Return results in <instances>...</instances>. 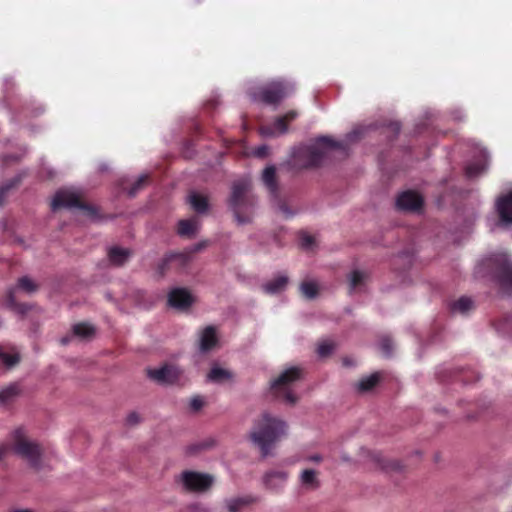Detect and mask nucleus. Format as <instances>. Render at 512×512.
<instances>
[{
  "label": "nucleus",
  "mask_w": 512,
  "mask_h": 512,
  "mask_svg": "<svg viewBox=\"0 0 512 512\" xmlns=\"http://www.w3.org/2000/svg\"><path fill=\"white\" fill-rule=\"evenodd\" d=\"M474 308V302L470 297L462 296L450 305L451 312L454 314L466 315Z\"/></svg>",
  "instance_id": "5701e85b"
},
{
  "label": "nucleus",
  "mask_w": 512,
  "mask_h": 512,
  "mask_svg": "<svg viewBox=\"0 0 512 512\" xmlns=\"http://www.w3.org/2000/svg\"><path fill=\"white\" fill-rule=\"evenodd\" d=\"M287 124L285 118L278 117L272 124L263 125L260 128V134L263 137H277L287 132Z\"/></svg>",
  "instance_id": "f3484780"
},
{
  "label": "nucleus",
  "mask_w": 512,
  "mask_h": 512,
  "mask_svg": "<svg viewBox=\"0 0 512 512\" xmlns=\"http://www.w3.org/2000/svg\"><path fill=\"white\" fill-rule=\"evenodd\" d=\"M301 371L297 367H291L283 371L278 378L271 382V390L275 397L283 399L289 404H294L297 397L293 393L292 385L300 379Z\"/></svg>",
  "instance_id": "423d86ee"
},
{
  "label": "nucleus",
  "mask_w": 512,
  "mask_h": 512,
  "mask_svg": "<svg viewBox=\"0 0 512 512\" xmlns=\"http://www.w3.org/2000/svg\"><path fill=\"white\" fill-rule=\"evenodd\" d=\"M11 512H32L30 509H13Z\"/></svg>",
  "instance_id": "8fccbe9b"
},
{
  "label": "nucleus",
  "mask_w": 512,
  "mask_h": 512,
  "mask_svg": "<svg viewBox=\"0 0 512 512\" xmlns=\"http://www.w3.org/2000/svg\"><path fill=\"white\" fill-rule=\"evenodd\" d=\"M366 275L359 270H354L349 276L350 292H354L364 282Z\"/></svg>",
  "instance_id": "7c9ffc66"
},
{
  "label": "nucleus",
  "mask_w": 512,
  "mask_h": 512,
  "mask_svg": "<svg viewBox=\"0 0 512 512\" xmlns=\"http://www.w3.org/2000/svg\"><path fill=\"white\" fill-rule=\"evenodd\" d=\"M294 84L290 81L277 80L264 86L251 85L248 94L253 101L268 105H278L285 97L294 91Z\"/></svg>",
  "instance_id": "39448f33"
},
{
  "label": "nucleus",
  "mask_w": 512,
  "mask_h": 512,
  "mask_svg": "<svg viewBox=\"0 0 512 512\" xmlns=\"http://www.w3.org/2000/svg\"><path fill=\"white\" fill-rule=\"evenodd\" d=\"M72 332L74 336L86 339L94 334V328L86 323H78L73 326Z\"/></svg>",
  "instance_id": "c85d7f7f"
},
{
  "label": "nucleus",
  "mask_w": 512,
  "mask_h": 512,
  "mask_svg": "<svg viewBox=\"0 0 512 512\" xmlns=\"http://www.w3.org/2000/svg\"><path fill=\"white\" fill-rule=\"evenodd\" d=\"M7 452V447H0V459H2Z\"/></svg>",
  "instance_id": "de8ad7c7"
},
{
  "label": "nucleus",
  "mask_w": 512,
  "mask_h": 512,
  "mask_svg": "<svg viewBox=\"0 0 512 512\" xmlns=\"http://www.w3.org/2000/svg\"><path fill=\"white\" fill-rule=\"evenodd\" d=\"M231 377H232V374L230 373V371H228L218 365H214L207 375V380L209 382L220 384V383H224L225 381L230 380Z\"/></svg>",
  "instance_id": "b1692460"
},
{
  "label": "nucleus",
  "mask_w": 512,
  "mask_h": 512,
  "mask_svg": "<svg viewBox=\"0 0 512 512\" xmlns=\"http://www.w3.org/2000/svg\"><path fill=\"white\" fill-rule=\"evenodd\" d=\"M478 277L490 276L503 294L512 295V259L504 252L481 259L475 267Z\"/></svg>",
  "instance_id": "7ed1b4c3"
},
{
  "label": "nucleus",
  "mask_w": 512,
  "mask_h": 512,
  "mask_svg": "<svg viewBox=\"0 0 512 512\" xmlns=\"http://www.w3.org/2000/svg\"><path fill=\"white\" fill-rule=\"evenodd\" d=\"M392 128H393V130H394L395 132H397V133H398V132H399V130H400V125H399V123H393V124H392Z\"/></svg>",
  "instance_id": "09e8293b"
},
{
  "label": "nucleus",
  "mask_w": 512,
  "mask_h": 512,
  "mask_svg": "<svg viewBox=\"0 0 512 512\" xmlns=\"http://www.w3.org/2000/svg\"><path fill=\"white\" fill-rule=\"evenodd\" d=\"M380 347H381V350L382 352L385 354V355H390L391 353V342L390 340L388 339H383L381 342H380Z\"/></svg>",
  "instance_id": "4c0bfd02"
},
{
  "label": "nucleus",
  "mask_w": 512,
  "mask_h": 512,
  "mask_svg": "<svg viewBox=\"0 0 512 512\" xmlns=\"http://www.w3.org/2000/svg\"><path fill=\"white\" fill-rule=\"evenodd\" d=\"M179 480L186 490L193 492H204L214 482V478L211 475L195 471H184L180 475Z\"/></svg>",
  "instance_id": "1a4fd4ad"
},
{
  "label": "nucleus",
  "mask_w": 512,
  "mask_h": 512,
  "mask_svg": "<svg viewBox=\"0 0 512 512\" xmlns=\"http://www.w3.org/2000/svg\"><path fill=\"white\" fill-rule=\"evenodd\" d=\"M173 257H174L173 255H171V256H169V257H167V258L164 260V264H165V263H167V262H169V261H171Z\"/></svg>",
  "instance_id": "603ef678"
},
{
  "label": "nucleus",
  "mask_w": 512,
  "mask_h": 512,
  "mask_svg": "<svg viewBox=\"0 0 512 512\" xmlns=\"http://www.w3.org/2000/svg\"><path fill=\"white\" fill-rule=\"evenodd\" d=\"M218 342L217 333L214 327L208 326L202 330L199 337V349L201 352H208Z\"/></svg>",
  "instance_id": "dca6fc26"
},
{
  "label": "nucleus",
  "mask_w": 512,
  "mask_h": 512,
  "mask_svg": "<svg viewBox=\"0 0 512 512\" xmlns=\"http://www.w3.org/2000/svg\"><path fill=\"white\" fill-rule=\"evenodd\" d=\"M289 473L283 469H271L264 473L262 477L263 485L266 489L281 493L288 482Z\"/></svg>",
  "instance_id": "9b49d317"
},
{
  "label": "nucleus",
  "mask_w": 512,
  "mask_h": 512,
  "mask_svg": "<svg viewBox=\"0 0 512 512\" xmlns=\"http://www.w3.org/2000/svg\"><path fill=\"white\" fill-rule=\"evenodd\" d=\"M477 159L469 162L465 168L466 176L474 178L483 173L488 166V153L484 148H475Z\"/></svg>",
  "instance_id": "ddd939ff"
},
{
  "label": "nucleus",
  "mask_w": 512,
  "mask_h": 512,
  "mask_svg": "<svg viewBox=\"0 0 512 512\" xmlns=\"http://www.w3.org/2000/svg\"><path fill=\"white\" fill-rule=\"evenodd\" d=\"M199 226V219L192 217L190 219L180 220L177 231L181 236H192L198 231Z\"/></svg>",
  "instance_id": "4be33fe9"
},
{
  "label": "nucleus",
  "mask_w": 512,
  "mask_h": 512,
  "mask_svg": "<svg viewBox=\"0 0 512 512\" xmlns=\"http://www.w3.org/2000/svg\"><path fill=\"white\" fill-rule=\"evenodd\" d=\"M299 483L306 490H315L320 484L317 473L313 469H304L299 476Z\"/></svg>",
  "instance_id": "aec40b11"
},
{
  "label": "nucleus",
  "mask_w": 512,
  "mask_h": 512,
  "mask_svg": "<svg viewBox=\"0 0 512 512\" xmlns=\"http://www.w3.org/2000/svg\"><path fill=\"white\" fill-rule=\"evenodd\" d=\"M422 204V197L414 191L402 192L396 200L397 208L402 211H417Z\"/></svg>",
  "instance_id": "4468645a"
},
{
  "label": "nucleus",
  "mask_w": 512,
  "mask_h": 512,
  "mask_svg": "<svg viewBox=\"0 0 512 512\" xmlns=\"http://www.w3.org/2000/svg\"><path fill=\"white\" fill-rule=\"evenodd\" d=\"M298 113L294 110L287 112L282 118H285V123L287 124L290 121H293L297 118Z\"/></svg>",
  "instance_id": "79ce46f5"
},
{
  "label": "nucleus",
  "mask_w": 512,
  "mask_h": 512,
  "mask_svg": "<svg viewBox=\"0 0 512 512\" xmlns=\"http://www.w3.org/2000/svg\"><path fill=\"white\" fill-rule=\"evenodd\" d=\"M363 129L355 128L346 135L344 141H335L331 137L321 136L310 145L299 147L294 152V164L302 167H313L321 164L335 150L345 151L347 145L359 139Z\"/></svg>",
  "instance_id": "f257e3e1"
},
{
  "label": "nucleus",
  "mask_w": 512,
  "mask_h": 512,
  "mask_svg": "<svg viewBox=\"0 0 512 512\" xmlns=\"http://www.w3.org/2000/svg\"><path fill=\"white\" fill-rule=\"evenodd\" d=\"M501 225L504 227L512 226V189L500 196L495 204Z\"/></svg>",
  "instance_id": "f8f14e48"
},
{
  "label": "nucleus",
  "mask_w": 512,
  "mask_h": 512,
  "mask_svg": "<svg viewBox=\"0 0 512 512\" xmlns=\"http://www.w3.org/2000/svg\"><path fill=\"white\" fill-rule=\"evenodd\" d=\"M130 256L128 249L112 247L109 249L108 257L112 264L120 266L127 261Z\"/></svg>",
  "instance_id": "a878e982"
},
{
  "label": "nucleus",
  "mask_w": 512,
  "mask_h": 512,
  "mask_svg": "<svg viewBox=\"0 0 512 512\" xmlns=\"http://www.w3.org/2000/svg\"><path fill=\"white\" fill-rule=\"evenodd\" d=\"M51 208L53 211H56L59 208H77L85 212L87 216L92 219L96 215V210L93 207L81 202L80 195L74 188H65L57 191L52 199Z\"/></svg>",
  "instance_id": "0eeeda50"
},
{
  "label": "nucleus",
  "mask_w": 512,
  "mask_h": 512,
  "mask_svg": "<svg viewBox=\"0 0 512 512\" xmlns=\"http://www.w3.org/2000/svg\"><path fill=\"white\" fill-rule=\"evenodd\" d=\"M256 206V199L250 193V179L242 177L235 180L231 188L229 207L233 211L236 221L239 224H246L251 220V216Z\"/></svg>",
  "instance_id": "20e7f679"
},
{
  "label": "nucleus",
  "mask_w": 512,
  "mask_h": 512,
  "mask_svg": "<svg viewBox=\"0 0 512 512\" xmlns=\"http://www.w3.org/2000/svg\"><path fill=\"white\" fill-rule=\"evenodd\" d=\"M14 452L26 459L33 467H39L41 449L35 442L28 440L23 429H16L13 433Z\"/></svg>",
  "instance_id": "6e6552de"
},
{
  "label": "nucleus",
  "mask_w": 512,
  "mask_h": 512,
  "mask_svg": "<svg viewBox=\"0 0 512 512\" xmlns=\"http://www.w3.org/2000/svg\"><path fill=\"white\" fill-rule=\"evenodd\" d=\"M335 349V343L330 339H325L321 341L317 348V353L319 357H327L329 356Z\"/></svg>",
  "instance_id": "2f4dec72"
},
{
  "label": "nucleus",
  "mask_w": 512,
  "mask_h": 512,
  "mask_svg": "<svg viewBox=\"0 0 512 512\" xmlns=\"http://www.w3.org/2000/svg\"><path fill=\"white\" fill-rule=\"evenodd\" d=\"M168 302L172 307L184 309L192 304L193 297L186 289L175 288L169 293Z\"/></svg>",
  "instance_id": "2eb2a0df"
},
{
  "label": "nucleus",
  "mask_w": 512,
  "mask_h": 512,
  "mask_svg": "<svg viewBox=\"0 0 512 512\" xmlns=\"http://www.w3.org/2000/svg\"><path fill=\"white\" fill-rule=\"evenodd\" d=\"M464 117V114L462 111H457L454 115H453V118L455 120H461L462 118Z\"/></svg>",
  "instance_id": "49530a36"
},
{
  "label": "nucleus",
  "mask_w": 512,
  "mask_h": 512,
  "mask_svg": "<svg viewBox=\"0 0 512 512\" xmlns=\"http://www.w3.org/2000/svg\"><path fill=\"white\" fill-rule=\"evenodd\" d=\"M147 179H148L147 174H142V175L138 176V178L132 183L130 188L127 187V182L129 180L123 179L121 182V186H122L123 190L127 191L129 196L133 197L143 187V185L146 183Z\"/></svg>",
  "instance_id": "bb28decb"
},
{
  "label": "nucleus",
  "mask_w": 512,
  "mask_h": 512,
  "mask_svg": "<svg viewBox=\"0 0 512 512\" xmlns=\"http://www.w3.org/2000/svg\"><path fill=\"white\" fill-rule=\"evenodd\" d=\"M188 202L197 213H205L208 210L207 198L197 192H191Z\"/></svg>",
  "instance_id": "393cba45"
},
{
  "label": "nucleus",
  "mask_w": 512,
  "mask_h": 512,
  "mask_svg": "<svg viewBox=\"0 0 512 512\" xmlns=\"http://www.w3.org/2000/svg\"><path fill=\"white\" fill-rule=\"evenodd\" d=\"M262 181L264 185L267 187L269 193L272 197H277V183H276V169L274 166H268L264 169L262 173Z\"/></svg>",
  "instance_id": "6ab92c4d"
},
{
  "label": "nucleus",
  "mask_w": 512,
  "mask_h": 512,
  "mask_svg": "<svg viewBox=\"0 0 512 512\" xmlns=\"http://www.w3.org/2000/svg\"><path fill=\"white\" fill-rule=\"evenodd\" d=\"M148 377L158 384H175L182 378L183 370L173 364H165L159 368L148 369Z\"/></svg>",
  "instance_id": "9d476101"
},
{
  "label": "nucleus",
  "mask_w": 512,
  "mask_h": 512,
  "mask_svg": "<svg viewBox=\"0 0 512 512\" xmlns=\"http://www.w3.org/2000/svg\"><path fill=\"white\" fill-rule=\"evenodd\" d=\"M287 434V424L282 419L264 412L254 421L250 439L256 445L262 457L271 454L278 441Z\"/></svg>",
  "instance_id": "f03ea898"
},
{
  "label": "nucleus",
  "mask_w": 512,
  "mask_h": 512,
  "mask_svg": "<svg viewBox=\"0 0 512 512\" xmlns=\"http://www.w3.org/2000/svg\"><path fill=\"white\" fill-rule=\"evenodd\" d=\"M345 365H349V362L347 360H344Z\"/></svg>",
  "instance_id": "864d4df0"
},
{
  "label": "nucleus",
  "mask_w": 512,
  "mask_h": 512,
  "mask_svg": "<svg viewBox=\"0 0 512 512\" xmlns=\"http://www.w3.org/2000/svg\"><path fill=\"white\" fill-rule=\"evenodd\" d=\"M267 150V146H260L255 150V155L258 157H264L267 154Z\"/></svg>",
  "instance_id": "37998d69"
},
{
  "label": "nucleus",
  "mask_w": 512,
  "mask_h": 512,
  "mask_svg": "<svg viewBox=\"0 0 512 512\" xmlns=\"http://www.w3.org/2000/svg\"><path fill=\"white\" fill-rule=\"evenodd\" d=\"M19 361V356L17 353H8L5 352L0 347V362L3 363L7 367H12Z\"/></svg>",
  "instance_id": "72a5a7b5"
},
{
  "label": "nucleus",
  "mask_w": 512,
  "mask_h": 512,
  "mask_svg": "<svg viewBox=\"0 0 512 512\" xmlns=\"http://www.w3.org/2000/svg\"><path fill=\"white\" fill-rule=\"evenodd\" d=\"M204 401L202 397L195 396L190 400V409L193 411H198L203 407Z\"/></svg>",
  "instance_id": "c9c22d12"
},
{
  "label": "nucleus",
  "mask_w": 512,
  "mask_h": 512,
  "mask_svg": "<svg viewBox=\"0 0 512 512\" xmlns=\"http://www.w3.org/2000/svg\"><path fill=\"white\" fill-rule=\"evenodd\" d=\"M14 186V183H9V184H6V185H2L0 186V206L2 205L3 203V198L6 194V192L12 187Z\"/></svg>",
  "instance_id": "a19ab883"
},
{
  "label": "nucleus",
  "mask_w": 512,
  "mask_h": 512,
  "mask_svg": "<svg viewBox=\"0 0 512 512\" xmlns=\"http://www.w3.org/2000/svg\"><path fill=\"white\" fill-rule=\"evenodd\" d=\"M313 243H314V239H313L312 236L305 234V235H303L301 237V245H302V247L308 249V248H310L313 245Z\"/></svg>",
  "instance_id": "e433bc0d"
},
{
  "label": "nucleus",
  "mask_w": 512,
  "mask_h": 512,
  "mask_svg": "<svg viewBox=\"0 0 512 512\" xmlns=\"http://www.w3.org/2000/svg\"><path fill=\"white\" fill-rule=\"evenodd\" d=\"M19 389L16 384L10 385L0 391V403L8 402L13 396L18 393Z\"/></svg>",
  "instance_id": "f704fd0d"
},
{
  "label": "nucleus",
  "mask_w": 512,
  "mask_h": 512,
  "mask_svg": "<svg viewBox=\"0 0 512 512\" xmlns=\"http://www.w3.org/2000/svg\"><path fill=\"white\" fill-rule=\"evenodd\" d=\"M380 376V373H374L370 376L362 378L357 384L358 390L369 391L379 382Z\"/></svg>",
  "instance_id": "cd10ccee"
},
{
  "label": "nucleus",
  "mask_w": 512,
  "mask_h": 512,
  "mask_svg": "<svg viewBox=\"0 0 512 512\" xmlns=\"http://www.w3.org/2000/svg\"><path fill=\"white\" fill-rule=\"evenodd\" d=\"M249 500L247 498H232L226 500L228 512H238L243 506L247 505Z\"/></svg>",
  "instance_id": "473e14b6"
},
{
  "label": "nucleus",
  "mask_w": 512,
  "mask_h": 512,
  "mask_svg": "<svg viewBox=\"0 0 512 512\" xmlns=\"http://www.w3.org/2000/svg\"><path fill=\"white\" fill-rule=\"evenodd\" d=\"M18 289L23 290L24 292H26L28 294H31L37 290V285L29 277H27V276L21 277L18 280L17 286L15 288L10 289L8 292V304L9 305L14 304L13 293Z\"/></svg>",
  "instance_id": "412c9836"
},
{
  "label": "nucleus",
  "mask_w": 512,
  "mask_h": 512,
  "mask_svg": "<svg viewBox=\"0 0 512 512\" xmlns=\"http://www.w3.org/2000/svg\"><path fill=\"white\" fill-rule=\"evenodd\" d=\"M68 342H69V338L68 337H63L61 339V343L64 344V345L67 344Z\"/></svg>",
  "instance_id": "3c124183"
},
{
  "label": "nucleus",
  "mask_w": 512,
  "mask_h": 512,
  "mask_svg": "<svg viewBox=\"0 0 512 512\" xmlns=\"http://www.w3.org/2000/svg\"><path fill=\"white\" fill-rule=\"evenodd\" d=\"M288 284V277L285 274H279L274 279L263 284L264 292L268 294H277L283 291Z\"/></svg>",
  "instance_id": "a211bd4d"
},
{
  "label": "nucleus",
  "mask_w": 512,
  "mask_h": 512,
  "mask_svg": "<svg viewBox=\"0 0 512 512\" xmlns=\"http://www.w3.org/2000/svg\"><path fill=\"white\" fill-rule=\"evenodd\" d=\"M126 422L128 425H135V424L139 423L140 417H139L138 413H136V412L129 413L126 418Z\"/></svg>",
  "instance_id": "58836bf2"
},
{
  "label": "nucleus",
  "mask_w": 512,
  "mask_h": 512,
  "mask_svg": "<svg viewBox=\"0 0 512 512\" xmlns=\"http://www.w3.org/2000/svg\"><path fill=\"white\" fill-rule=\"evenodd\" d=\"M190 512H208V509L200 503H194L189 506Z\"/></svg>",
  "instance_id": "ea45409f"
},
{
  "label": "nucleus",
  "mask_w": 512,
  "mask_h": 512,
  "mask_svg": "<svg viewBox=\"0 0 512 512\" xmlns=\"http://www.w3.org/2000/svg\"><path fill=\"white\" fill-rule=\"evenodd\" d=\"M308 461H312V462H321L322 461V457L321 455L319 454H314V455H311L307 458Z\"/></svg>",
  "instance_id": "a18cd8bd"
},
{
  "label": "nucleus",
  "mask_w": 512,
  "mask_h": 512,
  "mask_svg": "<svg viewBox=\"0 0 512 512\" xmlns=\"http://www.w3.org/2000/svg\"><path fill=\"white\" fill-rule=\"evenodd\" d=\"M302 294L308 299H314L318 294V284L315 281L308 280L302 282L300 285Z\"/></svg>",
  "instance_id": "c756f323"
},
{
  "label": "nucleus",
  "mask_w": 512,
  "mask_h": 512,
  "mask_svg": "<svg viewBox=\"0 0 512 512\" xmlns=\"http://www.w3.org/2000/svg\"><path fill=\"white\" fill-rule=\"evenodd\" d=\"M278 209L286 216L292 215V212L284 204H279Z\"/></svg>",
  "instance_id": "c03bdc74"
}]
</instances>
